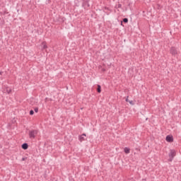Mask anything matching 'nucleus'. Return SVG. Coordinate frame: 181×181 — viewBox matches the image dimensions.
<instances>
[{
    "label": "nucleus",
    "instance_id": "nucleus-3",
    "mask_svg": "<svg viewBox=\"0 0 181 181\" xmlns=\"http://www.w3.org/2000/svg\"><path fill=\"white\" fill-rule=\"evenodd\" d=\"M170 52L173 56H176V54H177V49H176L175 47H173L170 48Z\"/></svg>",
    "mask_w": 181,
    "mask_h": 181
},
{
    "label": "nucleus",
    "instance_id": "nucleus-8",
    "mask_svg": "<svg viewBox=\"0 0 181 181\" xmlns=\"http://www.w3.org/2000/svg\"><path fill=\"white\" fill-rule=\"evenodd\" d=\"M42 50H45V49H47V45H46V42H42Z\"/></svg>",
    "mask_w": 181,
    "mask_h": 181
},
{
    "label": "nucleus",
    "instance_id": "nucleus-6",
    "mask_svg": "<svg viewBox=\"0 0 181 181\" xmlns=\"http://www.w3.org/2000/svg\"><path fill=\"white\" fill-rule=\"evenodd\" d=\"M21 147H22V149H24L25 151H26V149L29 148V145L28 144V143H24L22 144Z\"/></svg>",
    "mask_w": 181,
    "mask_h": 181
},
{
    "label": "nucleus",
    "instance_id": "nucleus-17",
    "mask_svg": "<svg viewBox=\"0 0 181 181\" xmlns=\"http://www.w3.org/2000/svg\"><path fill=\"white\" fill-rule=\"evenodd\" d=\"M122 6V4H118V5H117V8H121Z\"/></svg>",
    "mask_w": 181,
    "mask_h": 181
},
{
    "label": "nucleus",
    "instance_id": "nucleus-7",
    "mask_svg": "<svg viewBox=\"0 0 181 181\" xmlns=\"http://www.w3.org/2000/svg\"><path fill=\"white\" fill-rule=\"evenodd\" d=\"M126 102H127V103H129V104H130L131 105H135V102H134L133 100H129L128 99V96H127V98H126Z\"/></svg>",
    "mask_w": 181,
    "mask_h": 181
},
{
    "label": "nucleus",
    "instance_id": "nucleus-1",
    "mask_svg": "<svg viewBox=\"0 0 181 181\" xmlns=\"http://www.w3.org/2000/svg\"><path fill=\"white\" fill-rule=\"evenodd\" d=\"M169 155V162H172V160H173V158H175L176 156V151L175 150H170Z\"/></svg>",
    "mask_w": 181,
    "mask_h": 181
},
{
    "label": "nucleus",
    "instance_id": "nucleus-14",
    "mask_svg": "<svg viewBox=\"0 0 181 181\" xmlns=\"http://www.w3.org/2000/svg\"><path fill=\"white\" fill-rule=\"evenodd\" d=\"M34 111H35V112H38L39 108H38V107H35V108L34 109Z\"/></svg>",
    "mask_w": 181,
    "mask_h": 181
},
{
    "label": "nucleus",
    "instance_id": "nucleus-18",
    "mask_svg": "<svg viewBox=\"0 0 181 181\" xmlns=\"http://www.w3.org/2000/svg\"><path fill=\"white\" fill-rule=\"evenodd\" d=\"M102 71H105V69H102Z\"/></svg>",
    "mask_w": 181,
    "mask_h": 181
},
{
    "label": "nucleus",
    "instance_id": "nucleus-15",
    "mask_svg": "<svg viewBox=\"0 0 181 181\" xmlns=\"http://www.w3.org/2000/svg\"><path fill=\"white\" fill-rule=\"evenodd\" d=\"M26 159H28V158L27 157H24V158H23L22 159H21V160H26Z\"/></svg>",
    "mask_w": 181,
    "mask_h": 181
},
{
    "label": "nucleus",
    "instance_id": "nucleus-10",
    "mask_svg": "<svg viewBox=\"0 0 181 181\" xmlns=\"http://www.w3.org/2000/svg\"><path fill=\"white\" fill-rule=\"evenodd\" d=\"M97 91L99 93H101V86L98 85Z\"/></svg>",
    "mask_w": 181,
    "mask_h": 181
},
{
    "label": "nucleus",
    "instance_id": "nucleus-16",
    "mask_svg": "<svg viewBox=\"0 0 181 181\" xmlns=\"http://www.w3.org/2000/svg\"><path fill=\"white\" fill-rule=\"evenodd\" d=\"M83 6H86V0H83Z\"/></svg>",
    "mask_w": 181,
    "mask_h": 181
},
{
    "label": "nucleus",
    "instance_id": "nucleus-19",
    "mask_svg": "<svg viewBox=\"0 0 181 181\" xmlns=\"http://www.w3.org/2000/svg\"><path fill=\"white\" fill-rule=\"evenodd\" d=\"M4 74V72H2V71H0V75H1V74Z\"/></svg>",
    "mask_w": 181,
    "mask_h": 181
},
{
    "label": "nucleus",
    "instance_id": "nucleus-5",
    "mask_svg": "<svg viewBox=\"0 0 181 181\" xmlns=\"http://www.w3.org/2000/svg\"><path fill=\"white\" fill-rule=\"evenodd\" d=\"M87 136L86 135V134H83L82 135L79 136L78 139L80 141V142H83V141H86V137Z\"/></svg>",
    "mask_w": 181,
    "mask_h": 181
},
{
    "label": "nucleus",
    "instance_id": "nucleus-9",
    "mask_svg": "<svg viewBox=\"0 0 181 181\" xmlns=\"http://www.w3.org/2000/svg\"><path fill=\"white\" fill-rule=\"evenodd\" d=\"M124 152L125 153H129L130 149L128 147L124 148Z\"/></svg>",
    "mask_w": 181,
    "mask_h": 181
},
{
    "label": "nucleus",
    "instance_id": "nucleus-2",
    "mask_svg": "<svg viewBox=\"0 0 181 181\" xmlns=\"http://www.w3.org/2000/svg\"><path fill=\"white\" fill-rule=\"evenodd\" d=\"M36 135H37V130H30V131H29L30 138L35 139L36 137Z\"/></svg>",
    "mask_w": 181,
    "mask_h": 181
},
{
    "label": "nucleus",
    "instance_id": "nucleus-11",
    "mask_svg": "<svg viewBox=\"0 0 181 181\" xmlns=\"http://www.w3.org/2000/svg\"><path fill=\"white\" fill-rule=\"evenodd\" d=\"M6 93H8V94H11V93H12V89L7 88H6Z\"/></svg>",
    "mask_w": 181,
    "mask_h": 181
},
{
    "label": "nucleus",
    "instance_id": "nucleus-12",
    "mask_svg": "<svg viewBox=\"0 0 181 181\" xmlns=\"http://www.w3.org/2000/svg\"><path fill=\"white\" fill-rule=\"evenodd\" d=\"M123 22L124 23H128V18H123Z\"/></svg>",
    "mask_w": 181,
    "mask_h": 181
},
{
    "label": "nucleus",
    "instance_id": "nucleus-4",
    "mask_svg": "<svg viewBox=\"0 0 181 181\" xmlns=\"http://www.w3.org/2000/svg\"><path fill=\"white\" fill-rule=\"evenodd\" d=\"M165 141L167 142H173V136L168 135L165 138Z\"/></svg>",
    "mask_w": 181,
    "mask_h": 181
},
{
    "label": "nucleus",
    "instance_id": "nucleus-13",
    "mask_svg": "<svg viewBox=\"0 0 181 181\" xmlns=\"http://www.w3.org/2000/svg\"><path fill=\"white\" fill-rule=\"evenodd\" d=\"M33 114H35V111H33V110H31L30 111V115H33Z\"/></svg>",
    "mask_w": 181,
    "mask_h": 181
}]
</instances>
